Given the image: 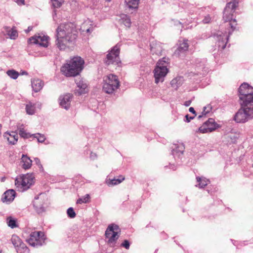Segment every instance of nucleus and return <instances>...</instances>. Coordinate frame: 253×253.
Returning a JSON list of instances; mask_svg holds the SVG:
<instances>
[{
    "label": "nucleus",
    "instance_id": "1",
    "mask_svg": "<svg viewBox=\"0 0 253 253\" xmlns=\"http://www.w3.org/2000/svg\"><path fill=\"white\" fill-rule=\"evenodd\" d=\"M241 108L236 113L234 120L244 123L253 118V87L244 83L239 88Z\"/></svg>",
    "mask_w": 253,
    "mask_h": 253
},
{
    "label": "nucleus",
    "instance_id": "2",
    "mask_svg": "<svg viewBox=\"0 0 253 253\" xmlns=\"http://www.w3.org/2000/svg\"><path fill=\"white\" fill-rule=\"evenodd\" d=\"M78 32L72 23L61 24L56 29V45L60 50H65L73 44L77 38Z\"/></svg>",
    "mask_w": 253,
    "mask_h": 253
},
{
    "label": "nucleus",
    "instance_id": "3",
    "mask_svg": "<svg viewBox=\"0 0 253 253\" xmlns=\"http://www.w3.org/2000/svg\"><path fill=\"white\" fill-rule=\"evenodd\" d=\"M84 63L80 57H75L61 67V71L66 77H75L83 70Z\"/></svg>",
    "mask_w": 253,
    "mask_h": 253
},
{
    "label": "nucleus",
    "instance_id": "4",
    "mask_svg": "<svg viewBox=\"0 0 253 253\" xmlns=\"http://www.w3.org/2000/svg\"><path fill=\"white\" fill-rule=\"evenodd\" d=\"M169 64V60L166 57L159 60L154 70L155 82L158 84L163 82L164 78L168 73V66Z\"/></svg>",
    "mask_w": 253,
    "mask_h": 253
},
{
    "label": "nucleus",
    "instance_id": "5",
    "mask_svg": "<svg viewBox=\"0 0 253 253\" xmlns=\"http://www.w3.org/2000/svg\"><path fill=\"white\" fill-rule=\"evenodd\" d=\"M103 90L107 93H113L120 86V82L118 77L113 74H110L104 77Z\"/></svg>",
    "mask_w": 253,
    "mask_h": 253
},
{
    "label": "nucleus",
    "instance_id": "6",
    "mask_svg": "<svg viewBox=\"0 0 253 253\" xmlns=\"http://www.w3.org/2000/svg\"><path fill=\"white\" fill-rule=\"evenodd\" d=\"M35 182V177L31 173L17 176L15 180V185L18 190L23 191L28 189Z\"/></svg>",
    "mask_w": 253,
    "mask_h": 253
},
{
    "label": "nucleus",
    "instance_id": "7",
    "mask_svg": "<svg viewBox=\"0 0 253 253\" xmlns=\"http://www.w3.org/2000/svg\"><path fill=\"white\" fill-rule=\"evenodd\" d=\"M120 53V46L117 44L109 51L104 60L105 64L108 66L114 64L119 66L121 64Z\"/></svg>",
    "mask_w": 253,
    "mask_h": 253
},
{
    "label": "nucleus",
    "instance_id": "8",
    "mask_svg": "<svg viewBox=\"0 0 253 253\" xmlns=\"http://www.w3.org/2000/svg\"><path fill=\"white\" fill-rule=\"evenodd\" d=\"M121 232V230L116 224H111L107 228L105 231V236L108 240V244L111 246H113L116 241L119 237V235Z\"/></svg>",
    "mask_w": 253,
    "mask_h": 253
},
{
    "label": "nucleus",
    "instance_id": "9",
    "mask_svg": "<svg viewBox=\"0 0 253 253\" xmlns=\"http://www.w3.org/2000/svg\"><path fill=\"white\" fill-rule=\"evenodd\" d=\"M46 239L44 233L42 231L32 232L27 240L29 244L33 247L42 246Z\"/></svg>",
    "mask_w": 253,
    "mask_h": 253
},
{
    "label": "nucleus",
    "instance_id": "10",
    "mask_svg": "<svg viewBox=\"0 0 253 253\" xmlns=\"http://www.w3.org/2000/svg\"><path fill=\"white\" fill-rule=\"evenodd\" d=\"M239 0H232L226 4L223 12V18L225 21L229 20L233 17L236 8L238 6Z\"/></svg>",
    "mask_w": 253,
    "mask_h": 253
},
{
    "label": "nucleus",
    "instance_id": "11",
    "mask_svg": "<svg viewBox=\"0 0 253 253\" xmlns=\"http://www.w3.org/2000/svg\"><path fill=\"white\" fill-rule=\"evenodd\" d=\"M11 242L18 253H29V250L21 239L16 235H13Z\"/></svg>",
    "mask_w": 253,
    "mask_h": 253
},
{
    "label": "nucleus",
    "instance_id": "12",
    "mask_svg": "<svg viewBox=\"0 0 253 253\" xmlns=\"http://www.w3.org/2000/svg\"><path fill=\"white\" fill-rule=\"evenodd\" d=\"M218 127V125L215 123L214 120L210 118L202 126L199 128V131L203 133L211 132Z\"/></svg>",
    "mask_w": 253,
    "mask_h": 253
},
{
    "label": "nucleus",
    "instance_id": "13",
    "mask_svg": "<svg viewBox=\"0 0 253 253\" xmlns=\"http://www.w3.org/2000/svg\"><path fill=\"white\" fill-rule=\"evenodd\" d=\"M49 38L45 36L35 35L28 40L30 43L38 44L43 47H47Z\"/></svg>",
    "mask_w": 253,
    "mask_h": 253
},
{
    "label": "nucleus",
    "instance_id": "14",
    "mask_svg": "<svg viewBox=\"0 0 253 253\" xmlns=\"http://www.w3.org/2000/svg\"><path fill=\"white\" fill-rule=\"evenodd\" d=\"M150 50L153 55L161 56L164 50L162 43L157 41H153L150 43Z\"/></svg>",
    "mask_w": 253,
    "mask_h": 253
},
{
    "label": "nucleus",
    "instance_id": "15",
    "mask_svg": "<svg viewBox=\"0 0 253 253\" xmlns=\"http://www.w3.org/2000/svg\"><path fill=\"white\" fill-rule=\"evenodd\" d=\"M72 95L70 94H66L60 97V104L64 108L68 109L70 105Z\"/></svg>",
    "mask_w": 253,
    "mask_h": 253
},
{
    "label": "nucleus",
    "instance_id": "16",
    "mask_svg": "<svg viewBox=\"0 0 253 253\" xmlns=\"http://www.w3.org/2000/svg\"><path fill=\"white\" fill-rule=\"evenodd\" d=\"M15 192L13 190H8L3 194L2 201L3 202L10 203L12 202L15 197Z\"/></svg>",
    "mask_w": 253,
    "mask_h": 253
},
{
    "label": "nucleus",
    "instance_id": "17",
    "mask_svg": "<svg viewBox=\"0 0 253 253\" xmlns=\"http://www.w3.org/2000/svg\"><path fill=\"white\" fill-rule=\"evenodd\" d=\"M3 136L7 139L8 142L11 144H15L18 141V135L13 131L11 132L10 133L6 132L4 133Z\"/></svg>",
    "mask_w": 253,
    "mask_h": 253
},
{
    "label": "nucleus",
    "instance_id": "18",
    "mask_svg": "<svg viewBox=\"0 0 253 253\" xmlns=\"http://www.w3.org/2000/svg\"><path fill=\"white\" fill-rule=\"evenodd\" d=\"M125 179V176L124 175H119L118 178L113 179L109 178L106 180V183L109 186H112L118 185L122 182Z\"/></svg>",
    "mask_w": 253,
    "mask_h": 253
},
{
    "label": "nucleus",
    "instance_id": "19",
    "mask_svg": "<svg viewBox=\"0 0 253 253\" xmlns=\"http://www.w3.org/2000/svg\"><path fill=\"white\" fill-rule=\"evenodd\" d=\"M32 86L35 92L39 91L42 87L43 85V82L39 79H34L32 82Z\"/></svg>",
    "mask_w": 253,
    "mask_h": 253
},
{
    "label": "nucleus",
    "instance_id": "20",
    "mask_svg": "<svg viewBox=\"0 0 253 253\" xmlns=\"http://www.w3.org/2000/svg\"><path fill=\"white\" fill-rule=\"evenodd\" d=\"M22 167L25 169H28L31 167L32 161L26 155H23L21 158Z\"/></svg>",
    "mask_w": 253,
    "mask_h": 253
},
{
    "label": "nucleus",
    "instance_id": "21",
    "mask_svg": "<svg viewBox=\"0 0 253 253\" xmlns=\"http://www.w3.org/2000/svg\"><path fill=\"white\" fill-rule=\"evenodd\" d=\"M189 44L187 40H183V42L180 43L179 46L176 50L175 53L179 55L180 53L184 52L188 50Z\"/></svg>",
    "mask_w": 253,
    "mask_h": 253
},
{
    "label": "nucleus",
    "instance_id": "22",
    "mask_svg": "<svg viewBox=\"0 0 253 253\" xmlns=\"http://www.w3.org/2000/svg\"><path fill=\"white\" fill-rule=\"evenodd\" d=\"M26 113L29 115H33L35 113L36 106L35 104L31 102H28L25 106Z\"/></svg>",
    "mask_w": 253,
    "mask_h": 253
},
{
    "label": "nucleus",
    "instance_id": "23",
    "mask_svg": "<svg viewBox=\"0 0 253 253\" xmlns=\"http://www.w3.org/2000/svg\"><path fill=\"white\" fill-rule=\"evenodd\" d=\"M93 27L89 22H85L81 26V30L83 32L90 33L93 31Z\"/></svg>",
    "mask_w": 253,
    "mask_h": 253
},
{
    "label": "nucleus",
    "instance_id": "24",
    "mask_svg": "<svg viewBox=\"0 0 253 253\" xmlns=\"http://www.w3.org/2000/svg\"><path fill=\"white\" fill-rule=\"evenodd\" d=\"M139 0H125V3L129 8L136 9L138 7Z\"/></svg>",
    "mask_w": 253,
    "mask_h": 253
},
{
    "label": "nucleus",
    "instance_id": "25",
    "mask_svg": "<svg viewBox=\"0 0 253 253\" xmlns=\"http://www.w3.org/2000/svg\"><path fill=\"white\" fill-rule=\"evenodd\" d=\"M122 23L127 28H129L131 26V21L130 18L125 14H123L121 16Z\"/></svg>",
    "mask_w": 253,
    "mask_h": 253
},
{
    "label": "nucleus",
    "instance_id": "26",
    "mask_svg": "<svg viewBox=\"0 0 253 253\" xmlns=\"http://www.w3.org/2000/svg\"><path fill=\"white\" fill-rule=\"evenodd\" d=\"M196 179L197 182H199L198 187L199 188H203L208 184V180L205 178L197 177Z\"/></svg>",
    "mask_w": 253,
    "mask_h": 253
},
{
    "label": "nucleus",
    "instance_id": "27",
    "mask_svg": "<svg viewBox=\"0 0 253 253\" xmlns=\"http://www.w3.org/2000/svg\"><path fill=\"white\" fill-rule=\"evenodd\" d=\"M7 34L8 36H9L10 38L11 39H15L18 37V32L17 30L15 29L14 28H13L9 30V31H7Z\"/></svg>",
    "mask_w": 253,
    "mask_h": 253
},
{
    "label": "nucleus",
    "instance_id": "28",
    "mask_svg": "<svg viewBox=\"0 0 253 253\" xmlns=\"http://www.w3.org/2000/svg\"><path fill=\"white\" fill-rule=\"evenodd\" d=\"M78 86L80 88L78 90L79 93L80 94L85 93L87 91L86 90L87 85L85 84H83L80 82L77 83Z\"/></svg>",
    "mask_w": 253,
    "mask_h": 253
},
{
    "label": "nucleus",
    "instance_id": "29",
    "mask_svg": "<svg viewBox=\"0 0 253 253\" xmlns=\"http://www.w3.org/2000/svg\"><path fill=\"white\" fill-rule=\"evenodd\" d=\"M7 75L13 79H16L19 76V73L14 70H9L6 72Z\"/></svg>",
    "mask_w": 253,
    "mask_h": 253
},
{
    "label": "nucleus",
    "instance_id": "30",
    "mask_svg": "<svg viewBox=\"0 0 253 253\" xmlns=\"http://www.w3.org/2000/svg\"><path fill=\"white\" fill-rule=\"evenodd\" d=\"M90 201V196L88 194L85 195L82 198H79L77 201V204H82L83 203H89Z\"/></svg>",
    "mask_w": 253,
    "mask_h": 253
},
{
    "label": "nucleus",
    "instance_id": "31",
    "mask_svg": "<svg viewBox=\"0 0 253 253\" xmlns=\"http://www.w3.org/2000/svg\"><path fill=\"white\" fill-rule=\"evenodd\" d=\"M8 225L11 228H14L17 227L16 220L12 217H9L7 218Z\"/></svg>",
    "mask_w": 253,
    "mask_h": 253
},
{
    "label": "nucleus",
    "instance_id": "32",
    "mask_svg": "<svg viewBox=\"0 0 253 253\" xmlns=\"http://www.w3.org/2000/svg\"><path fill=\"white\" fill-rule=\"evenodd\" d=\"M19 134L21 137L23 138H29L31 136L30 134L27 133L23 128H20L19 129Z\"/></svg>",
    "mask_w": 253,
    "mask_h": 253
},
{
    "label": "nucleus",
    "instance_id": "33",
    "mask_svg": "<svg viewBox=\"0 0 253 253\" xmlns=\"http://www.w3.org/2000/svg\"><path fill=\"white\" fill-rule=\"evenodd\" d=\"M52 5L54 7L59 8L64 2V0H51Z\"/></svg>",
    "mask_w": 253,
    "mask_h": 253
},
{
    "label": "nucleus",
    "instance_id": "34",
    "mask_svg": "<svg viewBox=\"0 0 253 253\" xmlns=\"http://www.w3.org/2000/svg\"><path fill=\"white\" fill-rule=\"evenodd\" d=\"M67 212L68 216L70 218H74L76 216V213L72 208H69L67 210Z\"/></svg>",
    "mask_w": 253,
    "mask_h": 253
},
{
    "label": "nucleus",
    "instance_id": "35",
    "mask_svg": "<svg viewBox=\"0 0 253 253\" xmlns=\"http://www.w3.org/2000/svg\"><path fill=\"white\" fill-rule=\"evenodd\" d=\"M229 22V24L231 27V28L233 30L236 29V27L237 25L236 20L235 19H233L232 18L229 20L227 21L226 22Z\"/></svg>",
    "mask_w": 253,
    "mask_h": 253
},
{
    "label": "nucleus",
    "instance_id": "36",
    "mask_svg": "<svg viewBox=\"0 0 253 253\" xmlns=\"http://www.w3.org/2000/svg\"><path fill=\"white\" fill-rule=\"evenodd\" d=\"M121 247L126 248L128 250L129 249L130 244L128 240H125L124 242L121 244Z\"/></svg>",
    "mask_w": 253,
    "mask_h": 253
},
{
    "label": "nucleus",
    "instance_id": "37",
    "mask_svg": "<svg viewBox=\"0 0 253 253\" xmlns=\"http://www.w3.org/2000/svg\"><path fill=\"white\" fill-rule=\"evenodd\" d=\"M37 135L35 137L37 138L39 142H43L44 141L45 138L43 135H41L40 134H37Z\"/></svg>",
    "mask_w": 253,
    "mask_h": 253
},
{
    "label": "nucleus",
    "instance_id": "38",
    "mask_svg": "<svg viewBox=\"0 0 253 253\" xmlns=\"http://www.w3.org/2000/svg\"><path fill=\"white\" fill-rule=\"evenodd\" d=\"M211 21V18L210 15L206 16L203 20V23L204 24H208Z\"/></svg>",
    "mask_w": 253,
    "mask_h": 253
},
{
    "label": "nucleus",
    "instance_id": "39",
    "mask_svg": "<svg viewBox=\"0 0 253 253\" xmlns=\"http://www.w3.org/2000/svg\"><path fill=\"white\" fill-rule=\"evenodd\" d=\"M206 109H207L206 107L204 108V110L202 113V115L199 116V117H198L199 118H202L204 116H206V114L210 112L209 110L206 111Z\"/></svg>",
    "mask_w": 253,
    "mask_h": 253
},
{
    "label": "nucleus",
    "instance_id": "40",
    "mask_svg": "<svg viewBox=\"0 0 253 253\" xmlns=\"http://www.w3.org/2000/svg\"><path fill=\"white\" fill-rule=\"evenodd\" d=\"M16 2L19 5H24L25 4V0H16Z\"/></svg>",
    "mask_w": 253,
    "mask_h": 253
},
{
    "label": "nucleus",
    "instance_id": "41",
    "mask_svg": "<svg viewBox=\"0 0 253 253\" xmlns=\"http://www.w3.org/2000/svg\"><path fill=\"white\" fill-rule=\"evenodd\" d=\"M185 118L186 119L187 122H189L191 120L194 119V117H189L188 115H186L185 116Z\"/></svg>",
    "mask_w": 253,
    "mask_h": 253
},
{
    "label": "nucleus",
    "instance_id": "42",
    "mask_svg": "<svg viewBox=\"0 0 253 253\" xmlns=\"http://www.w3.org/2000/svg\"><path fill=\"white\" fill-rule=\"evenodd\" d=\"M189 112H191V113H192L194 114L195 115V116H196V112H195V110H194V108H193V107H190V108H189Z\"/></svg>",
    "mask_w": 253,
    "mask_h": 253
},
{
    "label": "nucleus",
    "instance_id": "43",
    "mask_svg": "<svg viewBox=\"0 0 253 253\" xmlns=\"http://www.w3.org/2000/svg\"><path fill=\"white\" fill-rule=\"evenodd\" d=\"M191 100H188L184 102V105L186 106H189L191 104Z\"/></svg>",
    "mask_w": 253,
    "mask_h": 253
},
{
    "label": "nucleus",
    "instance_id": "44",
    "mask_svg": "<svg viewBox=\"0 0 253 253\" xmlns=\"http://www.w3.org/2000/svg\"><path fill=\"white\" fill-rule=\"evenodd\" d=\"M1 128H2V125L1 124H0V136L1 134Z\"/></svg>",
    "mask_w": 253,
    "mask_h": 253
},
{
    "label": "nucleus",
    "instance_id": "45",
    "mask_svg": "<svg viewBox=\"0 0 253 253\" xmlns=\"http://www.w3.org/2000/svg\"><path fill=\"white\" fill-rule=\"evenodd\" d=\"M37 201H35V202H34V204H35H35H37Z\"/></svg>",
    "mask_w": 253,
    "mask_h": 253
},
{
    "label": "nucleus",
    "instance_id": "46",
    "mask_svg": "<svg viewBox=\"0 0 253 253\" xmlns=\"http://www.w3.org/2000/svg\"><path fill=\"white\" fill-rule=\"evenodd\" d=\"M106 1H110L111 0H106Z\"/></svg>",
    "mask_w": 253,
    "mask_h": 253
}]
</instances>
